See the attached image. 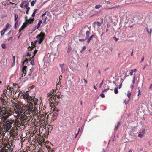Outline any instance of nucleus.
Segmentation results:
<instances>
[{
	"mask_svg": "<svg viewBox=\"0 0 152 152\" xmlns=\"http://www.w3.org/2000/svg\"><path fill=\"white\" fill-rule=\"evenodd\" d=\"M24 62H23V64H22V66H23L22 70V72H23V74L22 73L20 75V79H23V74H24V76H25V74H26V68L27 66H26L24 65Z\"/></svg>",
	"mask_w": 152,
	"mask_h": 152,
	"instance_id": "obj_7",
	"label": "nucleus"
},
{
	"mask_svg": "<svg viewBox=\"0 0 152 152\" xmlns=\"http://www.w3.org/2000/svg\"><path fill=\"white\" fill-rule=\"evenodd\" d=\"M86 39H88L89 36V35L90 34V32H89L87 30L86 33Z\"/></svg>",
	"mask_w": 152,
	"mask_h": 152,
	"instance_id": "obj_19",
	"label": "nucleus"
},
{
	"mask_svg": "<svg viewBox=\"0 0 152 152\" xmlns=\"http://www.w3.org/2000/svg\"><path fill=\"white\" fill-rule=\"evenodd\" d=\"M26 11H29L30 9V8L29 7H27L26 8Z\"/></svg>",
	"mask_w": 152,
	"mask_h": 152,
	"instance_id": "obj_54",
	"label": "nucleus"
},
{
	"mask_svg": "<svg viewBox=\"0 0 152 152\" xmlns=\"http://www.w3.org/2000/svg\"><path fill=\"white\" fill-rule=\"evenodd\" d=\"M42 103L41 101L39 106V120L40 121L42 120L45 118V116L46 113H45V107H43L42 110Z\"/></svg>",
	"mask_w": 152,
	"mask_h": 152,
	"instance_id": "obj_4",
	"label": "nucleus"
},
{
	"mask_svg": "<svg viewBox=\"0 0 152 152\" xmlns=\"http://www.w3.org/2000/svg\"><path fill=\"white\" fill-rule=\"evenodd\" d=\"M52 115L53 116L54 119L56 118L58 115V114L56 112L52 114Z\"/></svg>",
	"mask_w": 152,
	"mask_h": 152,
	"instance_id": "obj_17",
	"label": "nucleus"
},
{
	"mask_svg": "<svg viewBox=\"0 0 152 152\" xmlns=\"http://www.w3.org/2000/svg\"><path fill=\"white\" fill-rule=\"evenodd\" d=\"M130 88L132 89H133L134 88V86L133 85H131V86H130Z\"/></svg>",
	"mask_w": 152,
	"mask_h": 152,
	"instance_id": "obj_60",
	"label": "nucleus"
},
{
	"mask_svg": "<svg viewBox=\"0 0 152 152\" xmlns=\"http://www.w3.org/2000/svg\"><path fill=\"white\" fill-rule=\"evenodd\" d=\"M138 96L140 95H141V92L140 91L139 87L138 88Z\"/></svg>",
	"mask_w": 152,
	"mask_h": 152,
	"instance_id": "obj_48",
	"label": "nucleus"
},
{
	"mask_svg": "<svg viewBox=\"0 0 152 152\" xmlns=\"http://www.w3.org/2000/svg\"><path fill=\"white\" fill-rule=\"evenodd\" d=\"M142 133H145V130H143L142 131Z\"/></svg>",
	"mask_w": 152,
	"mask_h": 152,
	"instance_id": "obj_62",
	"label": "nucleus"
},
{
	"mask_svg": "<svg viewBox=\"0 0 152 152\" xmlns=\"http://www.w3.org/2000/svg\"><path fill=\"white\" fill-rule=\"evenodd\" d=\"M27 23H24L23 25H22L21 27L19 30V33L20 34L19 37L21 35L22 33H21L22 30H23L27 26Z\"/></svg>",
	"mask_w": 152,
	"mask_h": 152,
	"instance_id": "obj_10",
	"label": "nucleus"
},
{
	"mask_svg": "<svg viewBox=\"0 0 152 152\" xmlns=\"http://www.w3.org/2000/svg\"><path fill=\"white\" fill-rule=\"evenodd\" d=\"M7 150L3 148L1 149L0 151V152H7Z\"/></svg>",
	"mask_w": 152,
	"mask_h": 152,
	"instance_id": "obj_42",
	"label": "nucleus"
},
{
	"mask_svg": "<svg viewBox=\"0 0 152 152\" xmlns=\"http://www.w3.org/2000/svg\"><path fill=\"white\" fill-rule=\"evenodd\" d=\"M24 98L28 100L27 104L24 106L23 108H21L19 106H16L14 109L13 112V115L18 118L21 120H26L30 118V114L32 111V110L33 108V104L32 102L30 101H32L34 104V107L37 104V99H36L34 96L33 97L26 94L24 96Z\"/></svg>",
	"mask_w": 152,
	"mask_h": 152,
	"instance_id": "obj_1",
	"label": "nucleus"
},
{
	"mask_svg": "<svg viewBox=\"0 0 152 152\" xmlns=\"http://www.w3.org/2000/svg\"><path fill=\"white\" fill-rule=\"evenodd\" d=\"M109 89V88L108 87V88L107 89H105L104 90H103L102 91V92H105V91H106L108 90Z\"/></svg>",
	"mask_w": 152,
	"mask_h": 152,
	"instance_id": "obj_51",
	"label": "nucleus"
},
{
	"mask_svg": "<svg viewBox=\"0 0 152 152\" xmlns=\"http://www.w3.org/2000/svg\"><path fill=\"white\" fill-rule=\"evenodd\" d=\"M37 10L36 9L33 12V13L32 15V17H34L35 16V14L36 13V12L37 11Z\"/></svg>",
	"mask_w": 152,
	"mask_h": 152,
	"instance_id": "obj_33",
	"label": "nucleus"
},
{
	"mask_svg": "<svg viewBox=\"0 0 152 152\" xmlns=\"http://www.w3.org/2000/svg\"><path fill=\"white\" fill-rule=\"evenodd\" d=\"M95 37L94 35H91L89 37L88 39L87 43H89L90 42V41L93 38Z\"/></svg>",
	"mask_w": 152,
	"mask_h": 152,
	"instance_id": "obj_16",
	"label": "nucleus"
},
{
	"mask_svg": "<svg viewBox=\"0 0 152 152\" xmlns=\"http://www.w3.org/2000/svg\"><path fill=\"white\" fill-rule=\"evenodd\" d=\"M7 96H6V94L4 95L3 96H2L1 97V100L2 102H3L4 101L7 100Z\"/></svg>",
	"mask_w": 152,
	"mask_h": 152,
	"instance_id": "obj_15",
	"label": "nucleus"
},
{
	"mask_svg": "<svg viewBox=\"0 0 152 152\" xmlns=\"http://www.w3.org/2000/svg\"><path fill=\"white\" fill-rule=\"evenodd\" d=\"M3 105L6 106V107H7L10 104V102L8 101L7 100L2 102Z\"/></svg>",
	"mask_w": 152,
	"mask_h": 152,
	"instance_id": "obj_14",
	"label": "nucleus"
},
{
	"mask_svg": "<svg viewBox=\"0 0 152 152\" xmlns=\"http://www.w3.org/2000/svg\"><path fill=\"white\" fill-rule=\"evenodd\" d=\"M6 30L5 29H4V30H2L1 32V36H3L4 34L5 33L6 31Z\"/></svg>",
	"mask_w": 152,
	"mask_h": 152,
	"instance_id": "obj_35",
	"label": "nucleus"
},
{
	"mask_svg": "<svg viewBox=\"0 0 152 152\" xmlns=\"http://www.w3.org/2000/svg\"><path fill=\"white\" fill-rule=\"evenodd\" d=\"M120 123L119 122L118 123H117V125L115 126V128L114 129V130L115 131L117 130L119 126H120Z\"/></svg>",
	"mask_w": 152,
	"mask_h": 152,
	"instance_id": "obj_27",
	"label": "nucleus"
},
{
	"mask_svg": "<svg viewBox=\"0 0 152 152\" xmlns=\"http://www.w3.org/2000/svg\"><path fill=\"white\" fill-rule=\"evenodd\" d=\"M42 145H44V147H45L47 149L51 150V148L48 145H46L45 144H43Z\"/></svg>",
	"mask_w": 152,
	"mask_h": 152,
	"instance_id": "obj_24",
	"label": "nucleus"
},
{
	"mask_svg": "<svg viewBox=\"0 0 152 152\" xmlns=\"http://www.w3.org/2000/svg\"><path fill=\"white\" fill-rule=\"evenodd\" d=\"M60 66L61 68L62 69V71L63 72V70H64V64H60Z\"/></svg>",
	"mask_w": 152,
	"mask_h": 152,
	"instance_id": "obj_25",
	"label": "nucleus"
},
{
	"mask_svg": "<svg viewBox=\"0 0 152 152\" xmlns=\"http://www.w3.org/2000/svg\"><path fill=\"white\" fill-rule=\"evenodd\" d=\"M87 39H86V38L85 37V39H79V41L80 42H84Z\"/></svg>",
	"mask_w": 152,
	"mask_h": 152,
	"instance_id": "obj_39",
	"label": "nucleus"
},
{
	"mask_svg": "<svg viewBox=\"0 0 152 152\" xmlns=\"http://www.w3.org/2000/svg\"><path fill=\"white\" fill-rule=\"evenodd\" d=\"M45 121L44 119L40 121L39 120V126H40L39 129V141H42L44 142L45 141V138L46 135H45L46 129L44 128V125L45 124Z\"/></svg>",
	"mask_w": 152,
	"mask_h": 152,
	"instance_id": "obj_2",
	"label": "nucleus"
},
{
	"mask_svg": "<svg viewBox=\"0 0 152 152\" xmlns=\"http://www.w3.org/2000/svg\"><path fill=\"white\" fill-rule=\"evenodd\" d=\"M114 93L115 94H117L118 93V90L117 87H115L114 88Z\"/></svg>",
	"mask_w": 152,
	"mask_h": 152,
	"instance_id": "obj_34",
	"label": "nucleus"
},
{
	"mask_svg": "<svg viewBox=\"0 0 152 152\" xmlns=\"http://www.w3.org/2000/svg\"><path fill=\"white\" fill-rule=\"evenodd\" d=\"M37 42H38V41L37 40L36 41H35L34 42H32L31 43L32 46H31V47H29L28 48V50H32L34 47H35V46L36 43Z\"/></svg>",
	"mask_w": 152,
	"mask_h": 152,
	"instance_id": "obj_12",
	"label": "nucleus"
},
{
	"mask_svg": "<svg viewBox=\"0 0 152 152\" xmlns=\"http://www.w3.org/2000/svg\"><path fill=\"white\" fill-rule=\"evenodd\" d=\"M9 145L10 146H11V145H12V142H10L9 141Z\"/></svg>",
	"mask_w": 152,
	"mask_h": 152,
	"instance_id": "obj_52",
	"label": "nucleus"
},
{
	"mask_svg": "<svg viewBox=\"0 0 152 152\" xmlns=\"http://www.w3.org/2000/svg\"><path fill=\"white\" fill-rule=\"evenodd\" d=\"M131 95V92L129 91H128L127 92V96L129 98V99L128 100V101H129V100H130V97Z\"/></svg>",
	"mask_w": 152,
	"mask_h": 152,
	"instance_id": "obj_20",
	"label": "nucleus"
},
{
	"mask_svg": "<svg viewBox=\"0 0 152 152\" xmlns=\"http://www.w3.org/2000/svg\"><path fill=\"white\" fill-rule=\"evenodd\" d=\"M37 50H35V51H34V55H35L36 53L37 52Z\"/></svg>",
	"mask_w": 152,
	"mask_h": 152,
	"instance_id": "obj_58",
	"label": "nucleus"
},
{
	"mask_svg": "<svg viewBox=\"0 0 152 152\" xmlns=\"http://www.w3.org/2000/svg\"><path fill=\"white\" fill-rule=\"evenodd\" d=\"M12 37H10V38H9L8 39V41H10V40H11L12 39Z\"/></svg>",
	"mask_w": 152,
	"mask_h": 152,
	"instance_id": "obj_53",
	"label": "nucleus"
},
{
	"mask_svg": "<svg viewBox=\"0 0 152 152\" xmlns=\"http://www.w3.org/2000/svg\"><path fill=\"white\" fill-rule=\"evenodd\" d=\"M102 6L101 5L99 4L96 5L95 6L94 8L95 9H98L102 7Z\"/></svg>",
	"mask_w": 152,
	"mask_h": 152,
	"instance_id": "obj_28",
	"label": "nucleus"
},
{
	"mask_svg": "<svg viewBox=\"0 0 152 152\" xmlns=\"http://www.w3.org/2000/svg\"><path fill=\"white\" fill-rule=\"evenodd\" d=\"M1 47H2V48H3V49H5L6 48L5 45L4 44H3L1 45Z\"/></svg>",
	"mask_w": 152,
	"mask_h": 152,
	"instance_id": "obj_47",
	"label": "nucleus"
},
{
	"mask_svg": "<svg viewBox=\"0 0 152 152\" xmlns=\"http://www.w3.org/2000/svg\"><path fill=\"white\" fill-rule=\"evenodd\" d=\"M61 83V81H59L58 82V83H57V85H59V84H60Z\"/></svg>",
	"mask_w": 152,
	"mask_h": 152,
	"instance_id": "obj_63",
	"label": "nucleus"
},
{
	"mask_svg": "<svg viewBox=\"0 0 152 152\" xmlns=\"http://www.w3.org/2000/svg\"><path fill=\"white\" fill-rule=\"evenodd\" d=\"M146 29L147 31L148 32V33H149V34H150V35L151 36V34L152 31V29L151 28L150 29V31H149V29L147 27H146Z\"/></svg>",
	"mask_w": 152,
	"mask_h": 152,
	"instance_id": "obj_26",
	"label": "nucleus"
},
{
	"mask_svg": "<svg viewBox=\"0 0 152 152\" xmlns=\"http://www.w3.org/2000/svg\"><path fill=\"white\" fill-rule=\"evenodd\" d=\"M51 55H47L45 56L44 58V61L45 63H47L48 64H49V63L51 61Z\"/></svg>",
	"mask_w": 152,
	"mask_h": 152,
	"instance_id": "obj_8",
	"label": "nucleus"
},
{
	"mask_svg": "<svg viewBox=\"0 0 152 152\" xmlns=\"http://www.w3.org/2000/svg\"><path fill=\"white\" fill-rule=\"evenodd\" d=\"M62 77V76L61 75L59 77V81H61Z\"/></svg>",
	"mask_w": 152,
	"mask_h": 152,
	"instance_id": "obj_56",
	"label": "nucleus"
},
{
	"mask_svg": "<svg viewBox=\"0 0 152 152\" xmlns=\"http://www.w3.org/2000/svg\"><path fill=\"white\" fill-rule=\"evenodd\" d=\"M42 150H42V149L39 148V152H41Z\"/></svg>",
	"mask_w": 152,
	"mask_h": 152,
	"instance_id": "obj_61",
	"label": "nucleus"
},
{
	"mask_svg": "<svg viewBox=\"0 0 152 152\" xmlns=\"http://www.w3.org/2000/svg\"><path fill=\"white\" fill-rule=\"evenodd\" d=\"M11 27V26L8 23H7L6 25V27L4 29L7 30L8 29L10 28Z\"/></svg>",
	"mask_w": 152,
	"mask_h": 152,
	"instance_id": "obj_18",
	"label": "nucleus"
},
{
	"mask_svg": "<svg viewBox=\"0 0 152 152\" xmlns=\"http://www.w3.org/2000/svg\"><path fill=\"white\" fill-rule=\"evenodd\" d=\"M12 124V123L9 121H7L4 123V126L5 130L8 132H9V130H10V131L12 130V128L11 126Z\"/></svg>",
	"mask_w": 152,
	"mask_h": 152,
	"instance_id": "obj_5",
	"label": "nucleus"
},
{
	"mask_svg": "<svg viewBox=\"0 0 152 152\" xmlns=\"http://www.w3.org/2000/svg\"><path fill=\"white\" fill-rule=\"evenodd\" d=\"M53 103V101L52 100V97L51 98V100H50L49 103L50 104V107L51 108H53V111L54 112L55 110V108L54 107V104L55 102H54V103Z\"/></svg>",
	"mask_w": 152,
	"mask_h": 152,
	"instance_id": "obj_11",
	"label": "nucleus"
},
{
	"mask_svg": "<svg viewBox=\"0 0 152 152\" xmlns=\"http://www.w3.org/2000/svg\"><path fill=\"white\" fill-rule=\"evenodd\" d=\"M144 135L141 133H139L138 134V137H143Z\"/></svg>",
	"mask_w": 152,
	"mask_h": 152,
	"instance_id": "obj_43",
	"label": "nucleus"
},
{
	"mask_svg": "<svg viewBox=\"0 0 152 152\" xmlns=\"http://www.w3.org/2000/svg\"><path fill=\"white\" fill-rule=\"evenodd\" d=\"M94 23H96L99 26H100L102 24V23H100L99 21L95 22H94Z\"/></svg>",
	"mask_w": 152,
	"mask_h": 152,
	"instance_id": "obj_31",
	"label": "nucleus"
},
{
	"mask_svg": "<svg viewBox=\"0 0 152 152\" xmlns=\"http://www.w3.org/2000/svg\"><path fill=\"white\" fill-rule=\"evenodd\" d=\"M10 114V109H7L6 107H0V119L7 118Z\"/></svg>",
	"mask_w": 152,
	"mask_h": 152,
	"instance_id": "obj_3",
	"label": "nucleus"
},
{
	"mask_svg": "<svg viewBox=\"0 0 152 152\" xmlns=\"http://www.w3.org/2000/svg\"><path fill=\"white\" fill-rule=\"evenodd\" d=\"M45 34L42 31L39 34V44H40L42 42L43 40L45 39Z\"/></svg>",
	"mask_w": 152,
	"mask_h": 152,
	"instance_id": "obj_6",
	"label": "nucleus"
},
{
	"mask_svg": "<svg viewBox=\"0 0 152 152\" xmlns=\"http://www.w3.org/2000/svg\"><path fill=\"white\" fill-rule=\"evenodd\" d=\"M130 75L132 76V74L134 72H136L137 71L136 69H132L130 71Z\"/></svg>",
	"mask_w": 152,
	"mask_h": 152,
	"instance_id": "obj_22",
	"label": "nucleus"
},
{
	"mask_svg": "<svg viewBox=\"0 0 152 152\" xmlns=\"http://www.w3.org/2000/svg\"><path fill=\"white\" fill-rule=\"evenodd\" d=\"M80 129H79V131H78V132L77 133V134H76V135H75V138H76V137H77V135H78V133H79V131H80Z\"/></svg>",
	"mask_w": 152,
	"mask_h": 152,
	"instance_id": "obj_50",
	"label": "nucleus"
},
{
	"mask_svg": "<svg viewBox=\"0 0 152 152\" xmlns=\"http://www.w3.org/2000/svg\"><path fill=\"white\" fill-rule=\"evenodd\" d=\"M52 96H53V99L54 102H56V95H52Z\"/></svg>",
	"mask_w": 152,
	"mask_h": 152,
	"instance_id": "obj_36",
	"label": "nucleus"
},
{
	"mask_svg": "<svg viewBox=\"0 0 152 152\" xmlns=\"http://www.w3.org/2000/svg\"><path fill=\"white\" fill-rule=\"evenodd\" d=\"M122 83H121L119 85L118 88L119 89L120 88H121V87H122Z\"/></svg>",
	"mask_w": 152,
	"mask_h": 152,
	"instance_id": "obj_57",
	"label": "nucleus"
},
{
	"mask_svg": "<svg viewBox=\"0 0 152 152\" xmlns=\"http://www.w3.org/2000/svg\"><path fill=\"white\" fill-rule=\"evenodd\" d=\"M29 5V3L28 2L24 1L21 3L20 4V7L23 8L24 7H27Z\"/></svg>",
	"mask_w": 152,
	"mask_h": 152,
	"instance_id": "obj_9",
	"label": "nucleus"
},
{
	"mask_svg": "<svg viewBox=\"0 0 152 152\" xmlns=\"http://www.w3.org/2000/svg\"><path fill=\"white\" fill-rule=\"evenodd\" d=\"M86 49V47L85 46H83L82 50H81L80 51V52L81 53H82L83 52V51H84V50H85Z\"/></svg>",
	"mask_w": 152,
	"mask_h": 152,
	"instance_id": "obj_38",
	"label": "nucleus"
},
{
	"mask_svg": "<svg viewBox=\"0 0 152 152\" xmlns=\"http://www.w3.org/2000/svg\"><path fill=\"white\" fill-rule=\"evenodd\" d=\"M5 92L6 94L8 96H10L12 93V91L11 89V88L10 87H9V89L7 88V89L6 90Z\"/></svg>",
	"mask_w": 152,
	"mask_h": 152,
	"instance_id": "obj_13",
	"label": "nucleus"
},
{
	"mask_svg": "<svg viewBox=\"0 0 152 152\" xmlns=\"http://www.w3.org/2000/svg\"><path fill=\"white\" fill-rule=\"evenodd\" d=\"M34 141L35 142V145H37V143H38V137H36L34 139Z\"/></svg>",
	"mask_w": 152,
	"mask_h": 152,
	"instance_id": "obj_21",
	"label": "nucleus"
},
{
	"mask_svg": "<svg viewBox=\"0 0 152 152\" xmlns=\"http://www.w3.org/2000/svg\"><path fill=\"white\" fill-rule=\"evenodd\" d=\"M13 60H14V62H13V64H14L15 62V56H13Z\"/></svg>",
	"mask_w": 152,
	"mask_h": 152,
	"instance_id": "obj_55",
	"label": "nucleus"
},
{
	"mask_svg": "<svg viewBox=\"0 0 152 152\" xmlns=\"http://www.w3.org/2000/svg\"><path fill=\"white\" fill-rule=\"evenodd\" d=\"M4 149L7 151V152H12L13 150V149L12 148Z\"/></svg>",
	"mask_w": 152,
	"mask_h": 152,
	"instance_id": "obj_29",
	"label": "nucleus"
},
{
	"mask_svg": "<svg viewBox=\"0 0 152 152\" xmlns=\"http://www.w3.org/2000/svg\"><path fill=\"white\" fill-rule=\"evenodd\" d=\"M152 88V84H151V85L150 86V87L149 88V89H151Z\"/></svg>",
	"mask_w": 152,
	"mask_h": 152,
	"instance_id": "obj_64",
	"label": "nucleus"
},
{
	"mask_svg": "<svg viewBox=\"0 0 152 152\" xmlns=\"http://www.w3.org/2000/svg\"><path fill=\"white\" fill-rule=\"evenodd\" d=\"M113 39L115 40V42H117L118 40V39L117 38L115 37H113Z\"/></svg>",
	"mask_w": 152,
	"mask_h": 152,
	"instance_id": "obj_49",
	"label": "nucleus"
},
{
	"mask_svg": "<svg viewBox=\"0 0 152 152\" xmlns=\"http://www.w3.org/2000/svg\"><path fill=\"white\" fill-rule=\"evenodd\" d=\"M15 123L16 125L19 126L18 125H20V123H19L17 119H15Z\"/></svg>",
	"mask_w": 152,
	"mask_h": 152,
	"instance_id": "obj_30",
	"label": "nucleus"
},
{
	"mask_svg": "<svg viewBox=\"0 0 152 152\" xmlns=\"http://www.w3.org/2000/svg\"><path fill=\"white\" fill-rule=\"evenodd\" d=\"M100 96L102 98H104L105 97V95L102 92V93L101 94Z\"/></svg>",
	"mask_w": 152,
	"mask_h": 152,
	"instance_id": "obj_45",
	"label": "nucleus"
},
{
	"mask_svg": "<svg viewBox=\"0 0 152 152\" xmlns=\"http://www.w3.org/2000/svg\"><path fill=\"white\" fill-rule=\"evenodd\" d=\"M45 141H44V142H42V141H39V145H40V146L42 147V144H44V143H45ZM44 146H42V147H43Z\"/></svg>",
	"mask_w": 152,
	"mask_h": 152,
	"instance_id": "obj_23",
	"label": "nucleus"
},
{
	"mask_svg": "<svg viewBox=\"0 0 152 152\" xmlns=\"http://www.w3.org/2000/svg\"><path fill=\"white\" fill-rule=\"evenodd\" d=\"M31 63V64L32 65H34V61L32 60Z\"/></svg>",
	"mask_w": 152,
	"mask_h": 152,
	"instance_id": "obj_59",
	"label": "nucleus"
},
{
	"mask_svg": "<svg viewBox=\"0 0 152 152\" xmlns=\"http://www.w3.org/2000/svg\"><path fill=\"white\" fill-rule=\"evenodd\" d=\"M42 21L41 20H40L39 21V28L40 27V24L42 23Z\"/></svg>",
	"mask_w": 152,
	"mask_h": 152,
	"instance_id": "obj_44",
	"label": "nucleus"
},
{
	"mask_svg": "<svg viewBox=\"0 0 152 152\" xmlns=\"http://www.w3.org/2000/svg\"><path fill=\"white\" fill-rule=\"evenodd\" d=\"M133 80L132 81V83H133V84H134L135 83V76L134 75L133 76Z\"/></svg>",
	"mask_w": 152,
	"mask_h": 152,
	"instance_id": "obj_46",
	"label": "nucleus"
},
{
	"mask_svg": "<svg viewBox=\"0 0 152 152\" xmlns=\"http://www.w3.org/2000/svg\"><path fill=\"white\" fill-rule=\"evenodd\" d=\"M14 15H15V18H14V20H15V21H18L17 20V19H18V16L15 14H14Z\"/></svg>",
	"mask_w": 152,
	"mask_h": 152,
	"instance_id": "obj_32",
	"label": "nucleus"
},
{
	"mask_svg": "<svg viewBox=\"0 0 152 152\" xmlns=\"http://www.w3.org/2000/svg\"><path fill=\"white\" fill-rule=\"evenodd\" d=\"M15 23L14 25V28H17L18 25V21H15Z\"/></svg>",
	"mask_w": 152,
	"mask_h": 152,
	"instance_id": "obj_40",
	"label": "nucleus"
},
{
	"mask_svg": "<svg viewBox=\"0 0 152 152\" xmlns=\"http://www.w3.org/2000/svg\"><path fill=\"white\" fill-rule=\"evenodd\" d=\"M15 133V132L14 131L12 132H10V134L11 135V136L12 137H14V134Z\"/></svg>",
	"mask_w": 152,
	"mask_h": 152,
	"instance_id": "obj_37",
	"label": "nucleus"
},
{
	"mask_svg": "<svg viewBox=\"0 0 152 152\" xmlns=\"http://www.w3.org/2000/svg\"><path fill=\"white\" fill-rule=\"evenodd\" d=\"M35 2V1L33 0L31 2V6H33L34 5V4Z\"/></svg>",
	"mask_w": 152,
	"mask_h": 152,
	"instance_id": "obj_41",
	"label": "nucleus"
}]
</instances>
